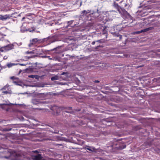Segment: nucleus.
Listing matches in <instances>:
<instances>
[{
  "label": "nucleus",
  "mask_w": 160,
  "mask_h": 160,
  "mask_svg": "<svg viewBox=\"0 0 160 160\" xmlns=\"http://www.w3.org/2000/svg\"><path fill=\"white\" fill-rule=\"evenodd\" d=\"M13 82V83H15V84H17L18 85L17 83L16 82ZM18 85H21L20 84H18Z\"/></svg>",
  "instance_id": "nucleus-24"
},
{
  "label": "nucleus",
  "mask_w": 160,
  "mask_h": 160,
  "mask_svg": "<svg viewBox=\"0 0 160 160\" xmlns=\"http://www.w3.org/2000/svg\"><path fill=\"white\" fill-rule=\"evenodd\" d=\"M33 44H34V43H33V42H32L31 41V43H30V44H29L28 46H29V47H31Z\"/></svg>",
  "instance_id": "nucleus-19"
},
{
  "label": "nucleus",
  "mask_w": 160,
  "mask_h": 160,
  "mask_svg": "<svg viewBox=\"0 0 160 160\" xmlns=\"http://www.w3.org/2000/svg\"><path fill=\"white\" fill-rule=\"evenodd\" d=\"M38 41V40H37V38H34V39H33L32 41H31L32 42H33V43H34V44H35V43H36V42H37Z\"/></svg>",
  "instance_id": "nucleus-14"
},
{
  "label": "nucleus",
  "mask_w": 160,
  "mask_h": 160,
  "mask_svg": "<svg viewBox=\"0 0 160 160\" xmlns=\"http://www.w3.org/2000/svg\"><path fill=\"white\" fill-rule=\"evenodd\" d=\"M114 6L115 7H117L118 6V5L117 4H116L115 2H114Z\"/></svg>",
  "instance_id": "nucleus-23"
},
{
  "label": "nucleus",
  "mask_w": 160,
  "mask_h": 160,
  "mask_svg": "<svg viewBox=\"0 0 160 160\" xmlns=\"http://www.w3.org/2000/svg\"><path fill=\"white\" fill-rule=\"evenodd\" d=\"M11 17L10 15L6 14L4 15H0V17L1 20L4 21L7 19H9Z\"/></svg>",
  "instance_id": "nucleus-2"
},
{
  "label": "nucleus",
  "mask_w": 160,
  "mask_h": 160,
  "mask_svg": "<svg viewBox=\"0 0 160 160\" xmlns=\"http://www.w3.org/2000/svg\"><path fill=\"white\" fill-rule=\"evenodd\" d=\"M22 28V27L21 30L22 32H24L25 31H28L30 32H32V31H34L35 29V28L34 27L32 28L31 29L29 28L28 29L25 30L23 29Z\"/></svg>",
  "instance_id": "nucleus-5"
},
{
  "label": "nucleus",
  "mask_w": 160,
  "mask_h": 160,
  "mask_svg": "<svg viewBox=\"0 0 160 160\" xmlns=\"http://www.w3.org/2000/svg\"><path fill=\"white\" fill-rule=\"evenodd\" d=\"M86 149L92 152L94 151L95 150V148L93 147H89L88 148H86Z\"/></svg>",
  "instance_id": "nucleus-11"
},
{
  "label": "nucleus",
  "mask_w": 160,
  "mask_h": 160,
  "mask_svg": "<svg viewBox=\"0 0 160 160\" xmlns=\"http://www.w3.org/2000/svg\"><path fill=\"white\" fill-rule=\"evenodd\" d=\"M13 45L10 44L6 46L0 48V51L2 52L7 51L13 49Z\"/></svg>",
  "instance_id": "nucleus-1"
},
{
  "label": "nucleus",
  "mask_w": 160,
  "mask_h": 160,
  "mask_svg": "<svg viewBox=\"0 0 160 160\" xmlns=\"http://www.w3.org/2000/svg\"><path fill=\"white\" fill-rule=\"evenodd\" d=\"M37 151H34V152H37Z\"/></svg>",
  "instance_id": "nucleus-32"
},
{
  "label": "nucleus",
  "mask_w": 160,
  "mask_h": 160,
  "mask_svg": "<svg viewBox=\"0 0 160 160\" xmlns=\"http://www.w3.org/2000/svg\"><path fill=\"white\" fill-rule=\"evenodd\" d=\"M32 102L34 104H37L39 103V102L36 99H33L32 100Z\"/></svg>",
  "instance_id": "nucleus-10"
},
{
  "label": "nucleus",
  "mask_w": 160,
  "mask_h": 160,
  "mask_svg": "<svg viewBox=\"0 0 160 160\" xmlns=\"http://www.w3.org/2000/svg\"><path fill=\"white\" fill-rule=\"evenodd\" d=\"M66 74V73L65 72H62V74H61V75H64L65 74Z\"/></svg>",
  "instance_id": "nucleus-27"
},
{
  "label": "nucleus",
  "mask_w": 160,
  "mask_h": 160,
  "mask_svg": "<svg viewBox=\"0 0 160 160\" xmlns=\"http://www.w3.org/2000/svg\"><path fill=\"white\" fill-rule=\"evenodd\" d=\"M35 76V75H29L28 77L29 78H34Z\"/></svg>",
  "instance_id": "nucleus-18"
},
{
  "label": "nucleus",
  "mask_w": 160,
  "mask_h": 160,
  "mask_svg": "<svg viewBox=\"0 0 160 160\" xmlns=\"http://www.w3.org/2000/svg\"><path fill=\"white\" fill-rule=\"evenodd\" d=\"M7 42H9V41H8L7 40Z\"/></svg>",
  "instance_id": "nucleus-34"
},
{
  "label": "nucleus",
  "mask_w": 160,
  "mask_h": 160,
  "mask_svg": "<svg viewBox=\"0 0 160 160\" xmlns=\"http://www.w3.org/2000/svg\"><path fill=\"white\" fill-rule=\"evenodd\" d=\"M1 107L2 108H3V107Z\"/></svg>",
  "instance_id": "nucleus-33"
},
{
  "label": "nucleus",
  "mask_w": 160,
  "mask_h": 160,
  "mask_svg": "<svg viewBox=\"0 0 160 160\" xmlns=\"http://www.w3.org/2000/svg\"><path fill=\"white\" fill-rule=\"evenodd\" d=\"M46 94L45 93H39L38 94V98L41 99L44 98L46 96Z\"/></svg>",
  "instance_id": "nucleus-3"
},
{
  "label": "nucleus",
  "mask_w": 160,
  "mask_h": 160,
  "mask_svg": "<svg viewBox=\"0 0 160 160\" xmlns=\"http://www.w3.org/2000/svg\"><path fill=\"white\" fill-rule=\"evenodd\" d=\"M34 53V51H27V52H26V54H33Z\"/></svg>",
  "instance_id": "nucleus-15"
},
{
  "label": "nucleus",
  "mask_w": 160,
  "mask_h": 160,
  "mask_svg": "<svg viewBox=\"0 0 160 160\" xmlns=\"http://www.w3.org/2000/svg\"><path fill=\"white\" fill-rule=\"evenodd\" d=\"M2 93H3V94H11L12 93V91L11 90H9L8 91H3L2 92Z\"/></svg>",
  "instance_id": "nucleus-7"
},
{
  "label": "nucleus",
  "mask_w": 160,
  "mask_h": 160,
  "mask_svg": "<svg viewBox=\"0 0 160 160\" xmlns=\"http://www.w3.org/2000/svg\"><path fill=\"white\" fill-rule=\"evenodd\" d=\"M14 78V77H11V79H13Z\"/></svg>",
  "instance_id": "nucleus-28"
},
{
  "label": "nucleus",
  "mask_w": 160,
  "mask_h": 160,
  "mask_svg": "<svg viewBox=\"0 0 160 160\" xmlns=\"http://www.w3.org/2000/svg\"><path fill=\"white\" fill-rule=\"evenodd\" d=\"M152 29V28H151V27L147 28H145V29L142 30V32H145L148 31L149 30H151Z\"/></svg>",
  "instance_id": "nucleus-9"
},
{
  "label": "nucleus",
  "mask_w": 160,
  "mask_h": 160,
  "mask_svg": "<svg viewBox=\"0 0 160 160\" xmlns=\"http://www.w3.org/2000/svg\"><path fill=\"white\" fill-rule=\"evenodd\" d=\"M142 30H141L140 31L136 32L135 33H142Z\"/></svg>",
  "instance_id": "nucleus-20"
},
{
  "label": "nucleus",
  "mask_w": 160,
  "mask_h": 160,
  "mask_svg": "<svg viewBox=\"0 0 160 160\" xmlns=\"http://www.w3.org/2000/svg\"><path fill=\"white\" fill-rule=\"evenodd\" d=\"M90 12V11L89 10H88L87 11L84 10L82 12V14H83V15H86L87 13H89Z\"/></svg>",
  "instance_id": "nucleus-8"
},
{
  "label": "nucleus",
  "mask_w": 160,
  "mask_h": 160,
  "mask_svg": "<svg viewBox=\"0 0 160 160\" xmlns=\"http://www.w3.org/2000/svg\"><path fill=\"white\" fill-rule=\"evenodd\" d=\"M4 38L3 37H2V38H0V40L1 41H4Z\"/></svg>",
  "instance_id": "nucleus-22"
},
{
  "label": "nucleus",
  "mask_w": 160,
  "mask_h": 160,
  "mask_svg": "<svg viewBox=\"0 0 160 160\" xmlns=\"http://www.w3.org/2000/svg\"><path fill=\"white\" fill-rule=\"evenodd\" d=\"M8 58V56H5L3 57V59H7Z\"/></svg>",
  "instance_id": "nucleus-21"
},
{
  "label": "nucleus",
  "mask_w": 160,
  "mask_h": 160,
  "mask_svg": "<svg viewBox=\"0 0 160 160\" xmlns=\"http://www.w3.org/2000/svg\"><path fill=\"white\" fill-rule=\"evenodd\" d=\"M8 85H6L2 88L1 89V90L6 89L7 88H8Z\"/></svg>",
  "instance_id": "nucleus-16"
},
{
  "label": "nucleus",
  "mask_w": 160,
  "mask_h": 160,
  "mask_svg": "<svg viewBox=\"0 0 160 160\" xmlns=\"http://www.w3.org/2000/svg\"><path fill=\"white\" fill-rule=\"evenodd\" d=\"M13 104L10 103L8 101H6L5 103L0 104V106H2L3 105H7L10 106Z\"/></svg>",
  "instance_id": "nucleus-6"
},
{
  "label": "nucleus",
  "mask_w": 160,
  "mask_h": 160,
  "mask_svg": "<svg viewBox=\"0 0 160 160\" xmlns=\"http://www.w3.org/2000/svg\"><path fill=\"white\" fill-rule=\"evenodd\" d=\"M125 147H126V146H124V147H123V148H121V149H123V148H125Z\"/></svg>",
  "instance_id": "nucleus-29"
},
{
  "label": "nucleus",
  "mask_w": 160,
  "mask_h": 160,
  "mask_svg": "<svg viewBox=\"0 0 160 160\" xmlns=\"http://www.w3.org/2000/svg\"><path fill=\"white\" fill-rule=\"evenodd\" d=\"M15 64L14 63H8L7 64V66L8 68H10L12 67L13 66L15 65Z\"/></svg>",
  "instance_id": "nucleus-13"
},
{
  "label": "nucleus",
  "mask_w": 160,
  "mask_h": 160,
  "mask_svg": "<svg viewBox=\"0 0 160 160\" xmlns=\"http://www.w3.org/2000/svg\"><path fill=\"white\" fill-rule=\"evenodd\" d=\"M40 76H38V75H36L35 76L34 78H36V79H38L40 78Z\"/></svg>",
  "instance_id": "nucleus-17"
},
{
  "label": "nucleus",
  "mask_w": 160,
  "mask_h": 160,
  "mask_svg": "<svg viewBox=\"0 0 160 160\" xmlns=\"http://www.w3.org/2000/svg\"><path fill=\"white\" fill-rule=\"evenodd\" d=\"M34 158L36 160H43L42 157L40 154L35 156Z\"/></svg>",
  "instance_id": "nucleus-4"
},
{
  "label": "nucleus",
  "mask_w": 160,
  "mask_h": 160,
  "mask_svg": "<svg viewBox=\"0 0 160 160\" xmlns=\"http://www.w3.org/2000/svg\"><path fill=\"white\" fill-rule=\"evenodd\" d=\"M94 82H95L98 83L99 82V81L98 80H96L95 81H94Z\"/></svg>",
  "instance_id": "nucleus-25"
},
{
  "label": "nucleus",
  "mask_w": 160,
  "mask_h": 160,
  "mask_svg": "<svg viewBox=\"0 0 160 160\" xmlns=\"http://www.w3.org/2000/svg\"><path fill=\"white\" fill-rule=\"evenodd\" d=\"M51 79L52 81L57 80L58 79V77L57 76L52 77Z\"/></svg>",
  "instance_id": "nucleus-12"
},
{
  "label": "nucleus",
  "mask_w": 160,
  "mask_h": 160,
  "mask_svg": "<svg viewBox=\"0 0 160 160\" xmlns=\"http://www.w3.org/2000/svg\"><path fill=\"white\" fill-rule=\"evenodd\" d=\"M25 17H23L22 18V20H23L24 18H25Z\"/></svg>",
  "instance_id": "nucleus-30"
},
{
  "label": "nucleus",
  "mask_w": 160,
  "mask_h": 160,
  "mask_svg": "<svg viewBox=\"0 0 160 160\" xmlns=\"http://www.w3.org/2000/svg\"><path fill=\"white\" fill-rule=\"evenodd\" d=\"M104 17H103V20H104V19L106 20V19H104Z\"/></svg>",
  "instance_id": "nucleus-31"
},
{
  "label": "nucleus",
  "mask_w": 160,
  "mask_h": 160,
  "mask_svg": "<svg viewBox=\"0 0 160 160\" xmlns=\"http://www.w3.org/2000/svg\"><path fill=\"white\" fill-rule=\"evenodd\" d=\"M95 41L92 42V44L94 45L95 44Z\"/></svg>",
  "instance_id": "nucleus-26"
}]
</instances>
